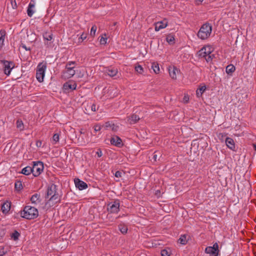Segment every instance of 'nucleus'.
Instances as JSON below:
<instances>
[{"mask_svg":"<svg viewBox=\"0 0 256 256\" xmlns=\"http://www.w3.org/2000/svg\"><path fill=\"white\" fill-rule=\"evenodd\" d=\"M38 216V209L30 206H26L24 210L21 212V216L26 219H34L37 218Z\"/></svg>","mask_w":256,"mask_h":256,"instance_id":"nucleus-1","label":"nucleus"},{"mask_svg":"<svg viewBox=\"0 0 256 256\" xmlns=\"http://www.w3.org/2000/svg\"><path fill=\"white\" fill-rule=\"evenodd\" d=\"M76 62L74 61H70L66 63L65 70L62 72V77L66 80L72 77L76 74V70H74Z\"/></svg>","mask_w":256,"mask_h":256,"instance_id":"nucleus-2","label":"nucleus"},{"mask_svg":"<svg viewBox=\"0 0 256 256\" xmlns=\"http://www.w3.org/2000/svg\"><path fill=\"white\" fill-rule=\"evenodd\" d=\"M47 198H49L46 204H48L50 206H53L54 204L59 201L58 194H56V186L52 185L48 188Z\"/></svg>","mask_w":256,"mask_h":256,"instance_id":"nucleus-3","label":"nucleus"},{"mask_svg":"<svg viewBox=\"0 0 256 256\" xmlns=\"http://www.w3.org/2000/svg\"><path fill=\"white\" fill-rule=\"evenodd\" d=\"M212 26L208 23L204 24L198 30L197 36L201 40L207 39L212 34Z\"/></svg>","mask_w":256,"mask_h":256,"instance_id":"nucleus-4","label":"nucleus"},{"mask_svg":"<svg viewBox=\"0 0 256 256\" xmlns=\"http://www.w3.org/2000/svg\"><path fill=\"white\" fill-rule=\"evenodd\" d=\"M46 69V64L41 62L38 64L36 72V78L38 82H43Z\"/></svg>","mask_w":256,"mask_h":256,"instance_id":"nucleus-5","label":"nucleus"},{"mask_svg":"<svg viewBox=\"0 0 256 256\" xmlns=\"http://www.w3.org/2000/svg\"><path fill=\"white\" fill-rule=\"evenodd\" d=\"M32 168V174L34 176H38L44 170V164L42 162H33Z\"/></svg>","mask_w":256,"mask_h":256,"instance_id":"nucleus-6","label":"nucleus"},{"mask_svg":"<svg viewBox=\"0 0 256 256\" xmlns=\"http://www.w3.org/2000/svg\"><path fill=\"white\" fill-rule=\"evenodd\" d=\"M206 50L207 49H200L198 52V54L200 56L204 58L206 61L209 62H212L214 55L212 54V52L210 50V49L208 50Z\"/></svg>","mask_w":256,"mask_h":256,"instance_id":"nucleus-7","label":"nucleus"},{"mask_svg":"<svg viewBox=\"0 0 256 256\" xmlns=\"http://www.w3.org/2000/svg\"><path fill=\"white\" fill-rule=\"evenodd\" d=\"M120 206L118 200L111 202L108 206V211L110 214H117L120 211Z\"/></svg>","mask_w":256,"mask_h":256,"instance_id":"nucleus-8","label":"nucleus"},{"mask_svg":"<svg viewBox=\"0 0 256 256\" xmlns=\"http://www.w3.org/2000/svg\"><path fill=\"white\" fill-rule=\"evenodd\" d=\"M206 253L210 256H218V245L216 242L212 246H208L205 249Z\"/></svg>","mask_w":256,"mask_h":256,"instance_id":"nucleus-9","label":"nucleus"},{"mask_svg":"<svg viewBox=\"0 0 256 256\" xmlns=\"http://www.w3.org/2000/svg\"><path fill=\"white\" fill-rule=\"evenodd\" d=\"M1 63L2 64L4 73L6 75L9 76L14 66V64L12 62L7 60H2Z\"/></svg>","mask_w":256,"mask_h":256,"instance_id":"nucleus-10","label":"nucleus"},{"mask_svg":"<svg viewBox=\"0 0 256 256\" xmlns=\"http://www.w3.org/2000/svg\"><path fill=\"white\" fill-rule=\"evenodd\" d=\"M31 203L34 206L39 207L42 204V199L40 194H34L30 198Z\"/></svg>","mask_w":256,"mask_h":256,"instance_id":"nucleus-11","label":"nucleus"},{"mask_svg":"<svg viewBox=\"0 0 256 256\" xmlns=\"http://www.w3.org/2000/svg\"><path fill=\"white\" fill-rule=\"evenodd\" d=\"M168 70L170 76L172 80H176L177 74L180 73V70L174 66H169Z\"/></svg>","mask_w":256,"mask_h":256,"instance_id":"nucleus-12","label":"nucleus"},{"mask_svg":"<svg viewBox=\"0 0 256 256\" xmlns=\"http://www.w3.org/2000/svg\"><path fill=\"white\" fill-rule=\"evenodd\" d=\"M76 84L74 82L69 81L64 84L63 86L64 90L68 92L70 90H73L76 89Z\"/></svg>","mask_w":256,"mask_h":256,"instance_id":"nucleus-13","label":"nucleus"},{"mask_svg":"<svg viewBox=\"0 0 256 256\" xmlns=\"http://www.w3.org/2000/svg\"><path fill=\"white\" fill-rule=\"evenodd\" d=\"M104 73L110 77H114L118 74V70L115 67L110 66L106 68Z\"/></svg>","mask_w":256,"mask_h":256,"instance_id":"nucleus-14","label":"nucleus"},{"mask_svg":"<svg viewBox=\"0 0 256 256\" xmlns=\"http://www.w3.org/2000/svg\"><path fill=\"white\" fill-rule=\"evenodd\" d=\"M154 26L155 30L156 32H158L160 30L166 28L168 26V22L166 20H164L156 22L154 24Z\"/></svg>","mask_w":256,"mask_h":256,"instance_id":"nucleus-15","label":"nucleus"},{"mask_svg":"<svg viewBox=\"0 0 256 256\" xmlns=\"http://www.w3.org/2000/svg\"><path fill=\"white\" fill-rule=\"evenodd\" d=\"M74 184L80 190H84L88 188L87 184L85 182L80 180L78 178H76L74 180Z\"/></svg>","mask_w":256,"mask_h":256,"instance_id":"nucleus-16","label":"nucleus"},{"mask_svg":"<svg viewBox=\"0 0 256 256\" xmlns=\"http://www.w3.org/2000/svg\"><path fill=\"white\" fill-rule=\"evenodd\" d=\"M112 144L118 147H120L122 146V140L118 136H114L110 139Z\"/></svg>","mask_w":256,"mask_h":256,"instance_id":"nucleus-17","label":"nucleus"},{"mask_svg":"<svg viewBox=\"0 0 256 256\" xmlns=\"http://www.w3.org/2000/svg\"><path fill=\"white\" fill-rule=\"evenodd\" d=\"M226 146L230 150H234L235 148V144L234 140L230 138H227L226 139Z\"/></svg>","mask_w":256,"mask_h":256,"instance_id":"nucleus-18","label":"nucleus"},{"mask_svg":"<svg viewBox=\"0 0 256 256\" xmlns=\"http://www.w3.org/2000/svg\"><path fill=\"white\" fill-rule=\"evenodd\" d=\"M10 208V203L8 202H4L2 206V211L4 214H8Z\"/></svg>","mask_w":256,"mask_h":256,"instance_id":"nucleus-19","label":"nucleus"},{"mask_svg":"<svg viewBox=\"0 0 256 256\" xmlns=\"http://www.w3.org/2000/svg\"><path fill=\"white\" fill-rule=\"evenodd\" d=\"M31 173H32V168L30 166L24 168L20 172H19V174H24V175H28Z\"/></svg>","mask_w":256,"mask_h":256,"instance_id":"nucleus-20","label":"nucleus"},{"mask_svg":"<svg viewBox=\"0 0 256 256\" xmlns=\"http://www.w3.org/2000/svg\"><path fill=\"white\" fill-rule=\"evenodd\" d=\"M206 90V86H200L196 91V95L198 98H200Z\"/></svg>","mask_w":256,"mask_h":256,"instance_id":"nucleus-21","label":"nucleus"},{"mask_svg":"<svg viewBox=\"0 0 256 256\" xmlns=\"http://www.w3.org/2000/svg\"><path fill=\"white\" fill-rule=\"evenodd\" d=\"M34 4L30 2L28 4V8L27 10V14L28 15L31 17L34 14Z\"/></svg>","mask_w":256,"mask_h":256,"instance_id":"nucleus-22","label":"nucleus"},{"mask_svg":"<svg viewBox=\"0 0 256 256\" xmlns=\"http://www.w3.org/2000/svg\"><path fill=\"white\" fill-rule=\"evenodd\" d=\"M6 34L4 30H0V48H2L4 45Z\"/></svg>","mask_w":256,"mask_h":256,"instance_id":"nucleus-23","label":"nucleus"},{"mask_svg":"<svg viewBox=\"0 0 256 256\" xmlns=\"http://www.w3.org/2000/svg\"><path fill=\"white\" fill-rule=\"evenodd\" d=\"M236 70L235 66L232 64L228 65L226 68V72L228 74H231L234 72Z\"/></svg>","mask_w":256,"mask_h":256,"instance_id":"nucleus-24","label":"nucleus"},{"mask_svg":"<svg viewBox=\"0 0 256 256\" xmlns=\"http://www.w3.org/2000/svg\"><path fill=\"white\" fill-rule=\"evenodd\" d=\"M118 229L122 234H126L128 232V227L124 224H120L118 226Z\"/></svg>","mask_w":256,"mask_h":256,"instance_id":"nucleus-25","label":"nucleus"},{"mask_svg":"<svg viewBox=\"0 0 256 256\" xmlns=\"http://www.w3.org/2000/svg\"><path fill=\"white\" fill-rule=\"evenodd\" d=\"M108 36L106 34H102L100 39V42L102 45H105L107 43Z\"/></svg>","mask_w":256,"mask_h":256,"instance_id":"nucleus-26","label":"nucleus"},{"mask_svg":"<svg viewBox=\"0 0 256 256\" xmlns=\"http://www.w3.org/2000/svg\"><path fill=\"white\" fill-rule=\"evenodd\" d=\"M43 37L45 40L50 41L52 39L53 35L51 32H46L44 34Z\"/></svg>","mask_w":256,"mask_h":256,"instance_id":"nucleus-27","label":"nucleus"},{"mask_svg":"<svg viewBox=\"0 0 256 256\" xmlns=\"http://www.w3.org/2000/svg\"><path fill=\"white\" fill-rule=\"evenodd\" d=\"M152 68L154 72L156 74H158L160 72V68L158 64L156 62H152Z\"/></svg>","mask_w":256,"mask_h":256,"instance_id":"nucleus-28","label":"nucleus"},{"mask_svg":"<svg viewBox=\"0 0 256 256\" xmlns=\"http://www.w3.org/2000/svg\"><path fill=\"white\" fill-rule=\"evenodd\" d=\"M140 120V118L136 114H132L129 118L130 122V124H134Z\"/></svg>","mask_w":256,"mask_h":256,"instance_id":"nucleus-29","label":"nucleus"},{"mask_svg":"<svg viewBox=\"0 0 256 256\" xmlns=\"http://www.w3.org/2000/svg\"><path fill=\"white\" fill-rule=\"evenodd\" d=\"M178 241L181 244H186L188 242L187 236L186 234L181 236L178 240Z\"/></svg>","mask_w":256,"mask_h":256,"instance_id":"nucleus-30","label":"nucleus"},{"mask_svg":"<svg viewBox=\"0 0 256 256\" xmlns=\"http://www.w3.org/2000/svg\"><path fill=\"white\" fill-rule=\"evenodd\" d=\"M166 40L168 44H172L174 42V37L173 35L169 34V35L167 36L166 38Z\"/></svg>","mask_w":256,"mask_h":256,"instance_id":"nucleus-31","label":"nucleus"},{"mask_svg":"<svg viewBox=\"0 0 256 256\" xmlns=\"http://www.w3.org/2000/svg\"><path fill=\"white\" fill-rule=\"evenodd\" d=\"M60 140V136L58 134H54L52 138V142L53 144H56L59 142Z\"/></svg>","mask_w":256,"mask_h":256,"instance_id":"nucleus-32","label":"nucleus"},{"mask_svg":"<svg viewBox=\"0 0 256 256\" xmlns=\"http://www.w3.org/2000/svg\"><path fill=\"white\" fill-rule=\"evenodd\" d=\"M136 71L138 74H142L144 72V69L142 66L138 64L135 66Z\"/></svg>","mask_w":256,"mask_h":256,"instance_id":"nucleus-33","label":"nucleus"},{"mask_svg":"<svg viewBox=\"0 0 256 256\" xmlns=\"http://www.w3.org/2000/svg\"><path fill=\"white\" fill-rule=\"evenodd\" d=\"M170 250L164 249L161 251L162 256H170Z\"/></svg>","mask_w":256,"mask_h":256,"instance_id":"nucleus-34","label":"nucleus"},{"mask_svg":"<svg viewBox=\"0 0 256 256\" xmlns=\"http://www.w3.org/2000/svg\"><path fill=\"white\" fill-rule=\"evenodd\" d=\"M96 30H97V27L96 26L94 25L92 26L91 30H90V34L91 36H95Z\"/></svg>","mask_w":256,"mask_h":256,"instance_id":"nucleus-35","label":"nucleus"},{"mask_svg":"<svg viewBox=\"0 0 256 256\" xmlns=\"http://www.w3.org/2000/svg\"><path fill=\"white\" fill-rule=\"evenodd\" d=\"M24 128V124L21 120H17V129L20 130H22Z\"/></svg>","mask_w":256,"mask_h":256,"instance_id":"nucleus-36","label":"nucleus"},{"mask_svg":"<svg viewBox=\"0 0 256 256\" xmlns=\"http://www.w3.org/2000/svg\"><path fill=\"white\" fill-rule=\"evenodd\" d=\"M112 122H106L102 127L106 129L110 128V129L112 126Z\"/></svg>","mask_w":256,"mask_h":256,"instance_id":"nucleus-37","label":"nucleus"},{"mask_svg":"<svg viewBox=\"0 0 256 256\" xmlns=\"http://www.w3.org/2000/svg\"><path fill=\"white\" fill-rule=\"evenodd\" d=\"M87 34L84 32L82 33L80 37L78 38V42H82L86 38Z\"/></svg>","mask_w":256,"mask_h":256,"instance_id":"nucleus-38","label":"nucleus"},{"mask_svg":"<svg viewBox=\"0 0 256 256\" xmlns=\"http://www.w3.org/2000/svg\"><path fill=\"white\" fill-rule=\"evenodd\" d=\"M148 53L146 49H141L140 52V56L142 57H144V56Z\"/></svg>","mask_w":256,"mask_h":256,"instance_id":"nucleus-39","label":"nucleus"},{"mask_svg":"<svg viewBox=\"0 0 256 256\" xmlns=\"http://www.w3.org/2000/svg\"><path fill=\"white\" fill-rule=\"evenodd\" d=\"M23 186L21 182L17 180V191L22 189Z\"/></svg>","mask_w":256,"mask_h":256,"instance_id":"nucleus-40","label":"nucleus"},{"mask_svg":"<svg viewBox=\"0 0 256 256\" xmlns=\"http://www.w3.org/2000/svg\"><path fill=\"white\" fill-rule=\"evenodd\" d=\"M103 127L99 124H96L94 126V130L96 132L100 131Z\"/></svg>","mask_w":256,"mask_h":256,"instance_id":"nucleus-41","label":"nucleus"},{"mask_svg":"<svg viewBox=\"0 0 256 256\" xmlns=\"http://www.w3.org/2000/svg\"><path fill=\"white\" fill-rule=\"evenodd\" d=\"M89 107L92 112H96V106L94 104H92L90 106H88Z\"/></svg>","mask_w":256,"mask_h":256,"instance_id":"nucleus-42","label":"nucleus"},{"mask_svg":"<svg viewBox=\"0 0 256 256\" xmlns=\"http://www.w3.org/2000/svg\"><path fill=\"white\" fill-rule=\"evenodd\" d=\"M11 238L14 240H16V230H14V232L11 234Z\"/></svg>","mask_w":256,"mask_h":256,"instance_id":"nucleus-43","label":"nucleus"},{"mask_svg":"<svg viewBox=\"0 0 256 256\" xmlns=\"http://www.w3.org/2000/svg\"><path fill=\"white\" fill-rule=\"evenodd\" d=\"M6 253V251L4 248L0 247V256L4 255Z\"/></svg>","mask_w":256,"mask_h":256,"instance_id":"nucleus-44","label":"nucleus"},{"mask_svg":"<svg viewBox=\"0 0 256 256\" xmlns=\"http://www.w3.org/2000/svg\"><path fill=\"white\" fill-rule=\"evenodd\" d=\"M11 4L12 8L14 9L15 7H16V0H11Z\"/></svg>","mask_w":256,"mask_h":256,"instance_id":"nucleus-45","label":"nucleus"},{"mask_svg":"<svg viewBox=\"0 0 256 256\" xmlns=\"http://www.w3.org/2000/svg\"><path fill=\"white\" fill-rule=\"evenodd\" d=\"M114 175L116 178H120L122 176V172L119 171H116Z\"/></svg>","mask_w":256,"mask_h":256,"instance_id":"nucleus-46","label":"nucleus"},{"mask_svg":"<svg viewBox=\"0 0 256 256\" xmlns=\"http://www.w3.org/2000/svg\"><path fill=\"white\" fill-rule=\"evenodd\" d=\"M189 100V98L188 96V95H184V102H185V103H187L188 102Z\"/></svg>","mask_w":256,"mask_h":256,"instance_id":"nucleus-47","label":"nucleus"},{"mask_svg":"<svg viewBox=\"0 0 256 256\" xmlns=\"http://www.w3.org/2000/svg\"><path fill=\"white\" fill-rule=\"evenodd\" d=\"M96 154L98 155V158H100L102 156V152L101 151V150H98L97 152H96Z\"/></svg>","mask_w":256,"mask_h":256,"instance_id":"nucleus-48","label":"nucleus"},{"mask_svg":"<svg viewBox=\"0 0 256 256\" xmlns=\"http://www.w3.org/2000/svg\"><path fill=\"white\" fill-rule=\"evenodd\" d=\"M110 130L113 131H116L117 130V126H116L114 124H112V126Z\"/></svg>","mask_w":256,"mask_h":256,"instance_id":"nucleus-49","label":"nucleus"},{"mask_svg":"<svg viewBox=\"0 0 256 256\" xmlns=\"http://www.w3.org/2000/svg\"><path fill=\"white\" fill-rule=\"evenodd\" d=\"M4 234V232L2 230H0V240H2Z\"/></svg>","mask_w":256,"mask_h":256,"instance_id":"nucleus-50","label":"nucleus"},{"mask_svg":"<svg viewBox=\"0 0 256 256\" xmlns=\"http://www.w3.org/2000/svg\"><path fill=\"white\" fill-rule=\"evenodd\" d=\"M42 144V142L40 141H38L36 143V145L38 147H40Z\"/></svg>","mask_w":256,"mask_h":256,"instance_id":"nucleus-51","label":"nucleus"},{"mask_svg":"<svg viewBox=\"0 0 256 256\" xmlns=\"http://www.w3.org/2000/svg\"><path fill=\"white\" fill-rule=\"evenodd\" d=\"M204 0H196V2L197 4H200V3H202L203 2Z\"/></svg>","mask_w":256,"mask_h":256,"instance_id":"nucleus-52","label":"nucleus"},{"mask_svg":"<svg viewBox=\"0 0 256 256\" xmlns=\"http://www.w3.org/2000/svg\"><path fill=\"white\" fill-rule=\"evenodd\" d=\"M83 76H84V74L83 73L82 74L80 73V74H78V76L79 78H82V77H83Z\"/></svg>","mask_w":256,"mask_h":256,"instance_id":"nucleus-53","label":"nucleus"},{"mask_svg":"<svg viewBox=\"0 0 256 256\" xmlns=\"http://www.w3.org/2000/svg\"><path fill=\"white\" fill-rule=\"evenodd\" d=\"M16 234H17V239H18V236L20 235V234L17 232Z\"/></svg>","mask_w":256,"mask_h":256,"instance_id":"nucleus-54","label":"nucleus"},{"mask_svg":"<svg viewBox=\"0 0 256 256\" xmlns=\"http://www.w3.org/2000/svg\"><path fill=\"white\" fill-rule=\"evenodd\" d=\"M14 188H16V182L14 183Z\"/></svg>","mask_w":256,"mask_h":256,"instance_id":"nucleus-55","label":"nucleus"},{"mask_svg":"<svg viewBox=\"0 0 256 256\" xmlns=\"http://www.w3.org/2000/svg\"><path fill=\"white\" fill-rule=\"evenodd\" d=\"M254 148L256 150V143L255 144H254Z\"/></svg>","mask_w":256,"mask_h":256,"instance_id":"nucleus-56","label":"nucleus"},{"mask_svg":"<svg viewBox=\"0 0 256 256\" xmlns=\"http://www.w3.org/2000/svg\"><path fill=\"white\" fill-rule=\"evenodd\" d=\"M22 48H26V46H22Z\"/></svg>","mask_w":256,"mask_h":256,"instance_id":"nucleus-57","label":"nucleus"},{"mask_svg":"<svg viewBox=\"0 0 256 256\" xmlns=\"http://www.w3.org/2000/svg\"><path fill=\"white\" fill-rule=\"evenodd\" d=\"M26 50H30V48H28V49H26Z\"/></svg>","mask_w":256,"mask_h":256,"instance_id":"nucleus-58","label":"nucleus"}]
</instances>
